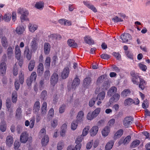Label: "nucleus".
Wrapping results in <instances>:
<instances>
[{
    "mask_svg": "<svg viewBox=\"0 0 150 150\" xmlns=\"http://www.w3.org/2000/svg\"><path fill=\"white\" fill-rule=\"evenodd\" d=\"M133 120V118L131 116L125 117L123 121V124L125 127L128 128L132 124Z\"/></svg>",
    "mask_w": 150,
    "mask_h": 150,
    "instance_id": "nucleus-1",
    "label": "nucleus"
},
{
    "mask_svg": "<svg viewBox=\"0 0 150 150\" xmlns=\"http://www.w3.org/2000/svg\"><path fill=\"white\" fill-rule=\"evenodd\" d=\"M32 50L31 51L29 50V47L27 46L25 47L24 55L25 57H26L27 60H30L32 57Z\"/></svg>",
    "mask_w": 150,
    "mask_h": 150,
    "instance_id": "nucleus-2",
    "label": "nucleus"
},
{
    "mask_svg": "<svg viewBox=\"0 0 150 150\" xmlns=\"http://www.w3.org/2000/svg\"><path fill=\"white\" fill-rule=\"evenodd\" d=\"M58 79V74L56 73H54L50 79V83L51 85L53 86H54L57 82Z\"/></svg>",
    "mask_w": 150,
    "mask_h": 150,
    "instance_id": "nucleus-3",
    "label": "nucleus"
},
{
    "mask_svg": "<svg viewBox=\"0 0 150 150\" xmlns=\"http://www.w3.org/2000/svg\"><path fill=\"white\" fill-rule=\"evenodd\" d=\"M120 38L121 39L123 43L127 42L129 40L131 39L132 37L128 33L122 34L120 37Z\"/></svg>",
    "mask_w": 150,
    "mask_h": 150,
    "instance_id": "nucleus-4",
    "label": "nucleus"
},
{
    "mask_svg": "<svg viewBox=\"0 0 150 150\" xmlns=\"http://www.w3.org/2000/svg\"><path fill=\"white\" fill-rule=\"evenodd\" d=\"M28 135L26 132H23L21 134L20 137V141L21 143H25L27 142L28 139Z\"/></svg>",
    "mask_w": 150,
    "mask_h": 150,
    "instance_id": "nucleus-5",
    "label": "nucleus"
},
{
    "mask_svg": "<svg viewBox=\"0 0 150 150\" xmlns=\"http://www.w3.org/2000/svg\"><path fill=\"white\" fill-rule=\"evenodd\" d=\"M38 44L37 43L36 39L34 38L30 43L32 51L35 52L38 48Z\"/></svg>",
    "mask_w": 150,
    "mask_h": 150,
    "instance_id": "nucleus-6",
    "label": "nucleus"
},
{
    "mask_svg": "<svg viewBox=\"0 0 150 150\" xmlns=\"http://www.w3.org/2000/svg\"><path fill=\"white\" fill-rule=\"evenodd\" d=\"M69 73V69L68 67L64 68L61 74V76L63 79H66Z\"/></svg>",
    "mask_w": 150,
    "mask_h": 150,
    "instance_id": "nucleus-7",
    "label": "nucleus"
},
{
    "mask_svg": "<svg viewBox=\"0 0 150 150\" xmlns=\"http://www.w3.org/2000/svg\"><path fill=\"white\" fill-rule=\"evenodd\" d=\"M147 84V82L141 78H139V83H138L139 87L142 90L145 88Z\"/></svg>",
    "mask_w": 150,
    "mask_h": 150,
    "instance_id": "nucleus-8",
    "label": "nucleus"
},
{
    "mask_svg": "<svg viewBox=\"0 0 150 150\" xmlns=\"http://www.w3.org/2000/svg\"><path fill=\"white\" fill-rule=\"evenodd\" d=\"M40 103L38 101H36L34 104L33 107V112L35 113H37L40 110Z\"/></svg>",
    "mask_w": 150,
    "mask_h": 150,
    "instance_id": "nucleus-9",
    "label": "nucleus"
},
{
    "mask_svg": "<svg viewBox=\"0 0 150 150\" xmlns=\"http://www.w3.org/2000/svg\"><path fill=\"white\" fill-rule=\"evenodd\" d=\"M51 46L49 43L47 42H45L44 45V51L45 54H48L50 50Z\"/></svg>",
    "mask_w": 150,
    "mask_h": 150,
    "instance_id": "nucleus-10",
    "label": "nucleus"
},
{
    "mask_svg": "<svg viewBox=\"0 0 150 150\" xmlns=\"http://www.w3.org/2000/svg\"><path fill=\"white\" fill-rule=\"evenodd\" d=\"M47 110V105L46 102H44L42 105L41 109V114L42 116H44L46 114Z\"/></svg>",
    "mask_w": 150,
    "mask_h": 150,
    "instance_id": "nucleus-11",
    "label": "nucleus"
},
{
    "mask_svg": "<svg viewBox=\"0 0 150 150\" xmlns=\"http://www.w3.org/2000/svg\"><path fill=\"white\" fill-rule=\"evenodd\" d=\"M44 71V66L43 64L42 63L39 64L37 67V72L38 76H41Z\"/></svg>",
    "mask_w": 150,
    "mask_h": 150,
    "instance_id": "nucleus-12",
    "label": "nucleus"
},
{
    "mask_svg": "<svg viewBox=\"0 0 150 150\" xmlns=\"http://www.w3.org/2000/svg\"><path fill=\"white\" fill-rule=\"evenodd\" d=\"M85 42L90 45H93L94 44V41L89 36H86L84 37Z\"/></svg>",
    "mask_w": 150,
    "mask_h": 150,
    "instance_id": "nucleus-13",
    "label": "nucleus"
},
{
    "mask_svg": "<svg viewBox=\"0 0 150 150\" xmlns=\"http://www.w3.org/2000/svg\"><path fill=\"white\" fill-rule=\"evenodd\" d=\"M120 98V95L117 93L114 94L110 98V102L112 103L113 102H117L119 99Z\"/></svg>",
    "mask_w": 150,
    "mask_h": 150,
    "instance_id": "nucleus-14",
    "label": "nucleus"
},
{
    "mask_svg": "<svg viewBox=\"0 0 150 150\" xmlns=\"http://www.w3.org/2000/svg\"><path fill=\"white\" fill-rule=\"evenodd\" d=\"M15 53L16 59L18 60L20 59L21 56V51L19 46L18 45L15 47Z\"/></svg>",
    "mask_w": 150,
    "mask_h": 150,
    "instance_id": "nucleus-15",
    "label": "nucleus"
},
{
    "mask_svg": "<svg viewBox=\"0 0 150 150\" xmlns=\"http://www.w3.org/2000/svg\"><path fill=\"white\" fill-rule=\"evenodd\" d=\"M6 69V65L4 62H2L0 64V73L2 74H5Z\"/></svg>",
    "mask_w": 150,
    "mask_h": 150,
    "instance_id": "nucleus-16",
    "label": "nucleus"
},
{
    "mask_svg": "<svg viewBox=\"0 0 150 150\" xmlns=\"http://www.w3.org/2000/svg\"><path fill=\"white\" fill-rule=\"evenodd\" d=\"M98 130V128L97 126H93L90 130V135L92 136L96 135L97 134Z\"/></svg>",
    "mask_w": 150,
    "mask_h": 150,
    "instance_id": "nucleus-17",
    "label": "nucleus"
},
{
    "mask_svg": "<svg viewBox=\"0 0 150 150\" xmlns=\"http://www.w3.org/2000/svg\"><path fill=\"white\" fill-rule=\"evenodd\" d=\"M13 139L12 136H9L7 137L6 143L7 146L10 147L13 144Z\"/></svg>",
    "mask_w": 150,
    "mask_h": 150,
    "instance_id": "nucleus-18",
    "label": "nucleus"
},
{
    "mask_svg": "<svg viewBox=\"0 0 150 150\" xmlns=\"http://www.w3.org/2000/svg\"><path fill=\"white\" fill-rule=\"evenodd\" d=\"M83 3L85 5L89 8L91 9L94 12L96 13L97 12V9L93 5L90 4L88 2L86 1H83Z\"/></svg>",
    "mask_w": 150,
    "mask_h": 150,
    "instance_id": "nucleus-19",
    "label": "nucleus"
},
{
    "mask_svg": "<svg viewBox=\"0 0 150 150\" xmlns=\"http://www.w3.org/2000/svg\"><path fill=\"white\" fill-rule=\"evenodd\" d=\"M68 45L73 48H76L78 47V45L76 43L75 41L73 39H70L67 41Z\"/></svg>",
    "mask_w": 150,
    "mask_h": 150,
    "instance_id": "nucleus-20",
    "label": "nucleus"
},
{
    "mask_svg": "<svg viewBox=\"0 0 150 150\" xmlns=\"http://www.w3.org/2000/svg\"><path fill=\"white\" fill-rule=\"evenodd\" d=\"M117 88L115 86L111 87L108 92V95L109 96H111L112 95L117 92Z\"/></svg>",
    "mask_w": 150,
    "mask_h": 150,
    "instance_id": "nucleus-21",
    "label": "nucleus"
},
{
    "mask_svg": "<svg viewBox=\"0 0 150 150\" xmlns=\"http://www.w3.org/2000/svg\"><path fill=\"white\" fill-rule=\"evenodd\" d=\"M84 116V113L83 111H81L79 112L77 116L76 121L78 122H81L83 121Z\"/></svg>",
    "mask_w": 150,
    "mask_h": 150,
    "instance_id": "nucleus-22",
    "label": "nucleus"
},
{
    "mask_svg": "<svg viewBox=\"0 0 150 150\" xmlns=\"http://www.w3.org/2000/svg\"><path fill=\"white\" fill-rule=\"evenodd\" d=\"M79 139V138H77V139H76L75 143L76 144V145L75 146L74 149L75 150H80L81 147V143L82 142V138H80L79 141L78 140Z\"/></svg>",
    "mask_w": 150,
    "mask_h": 150,
    "instance_id": "nucleus-23",
    "label": "nucleus"
},
{
    "mask_svg": "<svg viewBox=\"0 0 150 150\" xmlns=\"http://www.w3.org/2000/svg\"><path fill=\"white\" fill-rule=\"evenodd\" d=\"M123 131L122 129H120L118 130L114 134V138L116 139L120 137L123 134Z\"/></svg>",
    "mask_w": 150,
    "mask_h": 150,
    "instance_id": "nucleus-24",
    "label": "nucleus"
},
{
    "mask_svg": "<svg viewBox=\"0 0 150 150\" xmlns=\"http://www.w3.org/2000/svg\"><path fill=\"white\" fill-rule=\"evenodd\" d=\"M114 143L113 140H110L107 143L105 146V150H110L112 147Z\"/></svg>",
    "mask_w": 150,
    "mask_h": 150,
    "instance_id": "nucleus-25",
    "label": "nucleus"
},
{
    "mask_svg": "<svg viewBox=\"0 0 150 150\" xmlns=\"http://www.w3.org/2000/svg\"><path fill=\"white\" fill-rule=\"evenodd\" d=\"M25 30V28L23 26H20L17 27L16 30V33L18 35H20L23 33Z\"/></svg>",
    "mask_w": 150,
    "mask_h": 150,
    "instance_id": "nucleus-26",
    "label": "nucleus"
},
{
    "mask_svg": "<svg viewBox=\"0 0 150 150\" xmlns=\"http://www.w3.org/2000/svg\"><path fill=\"white\" fill-rule=\"evenodd\" d=\"M28 27L29 31L33 33L37 29L38 26L36 25L30 23L29 24Z\"/></svg>",
    "mask_w": 150,
    "mask_h": 150,
    "instance_id": "nucleus-27",
    "label": "nucleus"
},
{
    "mask_svg": "<svg viewBox=\"0 0 150 150\" xmlns=\"http://www.w3.org/2000/svg\"><path fill=\"white\" fill-rule=\"evenodd\" d=\"M67 128V125L65 123L63 124L61 128V131L60 132V135L63 137L64 136Z\"/></svg>",
    "mask_w": 150,
    "mask_h": 150,
    "instance_id": "nucleus-28",
    "label": "nucleus"
},
{
    "mask_svg": "<svg viewBox=\"0 0 150 150\" xmlns=\"http://www.w3.org/2000/svg\"><path fill=\"white\" fill-rule=\"evenodd\" d=\"M49 138L47 135H45L42 140L41 144L42 146H45L48 143Z\"/></svg>",
    "mask_w": 150,
    "mask_h": 150,
    "instance_id": "nucleus-29",
    "label": "nucleus"
},
{
    "mask_svg": "<svg viewBox=\"0 0 150 150\" xmlns=\"http://www.w3.org/2000/svg\"><path fill=\"white\" fill-rule=\"evenodd\" d=\"M105 95L104 91L101 92L97 95L96 99L98 100H103L105 97Z\"/></svg>",
    "mask_w": 150,
    "mask_h": 150,
    "instance_id": "nucleus-30",
    "label": "nucleus"
},
{
    "mask_svg": "<svg viewBox=\"0 0 150 150\" xmlns=\"http://www.w3.org/2000/svg\"><path fill=\"white\" fill-rule=\"evenodd\" d=\"M18 95L16 91H13L11 95V100L13 103H16L17 101Z\"/></svg>",
    "mask_w": 150,
    "mask_h": 150,
    "instance_id": "nucleus-31",
    "label": "nucleus"
},
{
    "mask_svg": "<svg viewBox=\"0 0 150 150\" xmlns=\"http://www.w3.org/2000/svg\"><path fill=\"white\" fill-rule=\"evenodd\" d=\"M44 3L42 1L37 2L35 5V7L38 9H42L44 7Z\"/></svg>",
    "mask_w": 150,
    "mask_h": 150,
    "instance_id": "nucleus-32",
    "label": "nucleus"
},
{
    "mask_svg": "<svg viewBox=\"0 0 150 150\" xmlns=\"http://www.w3.org/2000/svg\"><path fill=\"white\" fill-rule=\"evenodd\" d=\"M49 37L52 40H57L61 38V35L57 34H52L49 36Z\"/></svg>",
    "mask_w": 150,
    "mask_h": 150,
    "instance_id": "nucleus-33",
    "label": "nucleus"
},
{
    "mask_svg": "<svg viewBox=\"0 0 150 150\" xmlns=\"http://www.w3.org/2000/svg\"><path fill=\"white\" fill-rule=\"evenodd\" d=\"M35 62L34 60H31L28 64V70L30 71H32L33 69L35 66Z\"/></svg>",
    "mask_w": 150,
    "mask_h": 150,
    "instance_id": "nucleus-34",
    "label": "nucleus"
},
{
    "mask_svg": "<svg viewBox=\"0 0 150 150\" xmlns=\"http://www.w3.org/2000/svg\"><path fill=\"white\" fill-rule=\"evenodd\" d=\"M80 83V80L78 78H75L72 83V87L74 88L77 86L79 85Z\"/></svg>",
    "mask_w": 150,
    "mask_h": 150,
    "instance_id": "nucleus-35",
    "label": "nucleus"
},
{
    "mask_svg": "<svg viewBox=\"0 0 150 150\" xmlns=\"http://www.w3.org/2000/svg\"><path fill=\"white\" fill-rule=\"evenodd\" d=\"M110 132L109 127H105L102 131V134L103 136L106 137L108 135Z\"/></svg>",
    "mask_w": 150,
    "mask_h": 150,
    "instance_id": "nucleus-36",
    "label": "nucleus"
},
{
    "mask_svg": "<svg viewBox=\"0 0 150 150\" xmlns=\"http://www.w3.org/2000/svg\"><path fill=\"white\" fill-rule=\"evenodd\" d=\"M131 91L129 89H126L124 90L121 93V96L122 97H125L129 96L131 93Z\"/></svg>",
    "mask_w": 150,
    "mask_h": 150,
    "instance_id": "nucleus-37",
    "label": "nucleus"
},
{
    "mask_svg": "<svg viewBox=\"0 0 150 150\" xmlns=\"http://www.w3.org/2000/svg\"><path fill=\"white\" fill-rule=\"evenodd\" d=\"M133 103V100L131 98L126 99L124 102V104L125 106L129 105Z\"/></svg>",
    "mask_w": 150,
    "mask_h": 150,
    "instance_id": "nucleus-38",
    "label": "nucleus"
},
{
    "mask_svg": "<svg viewBox=\"0 0 150 150\" xmlns=\"http://www.w3.org/2000/svg\"><path fill=\"white\" fill-rule=\"evenodd\" d=\"M6 125L5 122H2L0 125V129L2 132H5L6 129Z\"/></svg>",
    "mask_w": 150,
    "mask_h": 150,
    "instance_id": "nucleus-39",
    "label": "nucleus"
},
{
    "mask_svg": "<svg viewBox=\"0 0 150 150\" xmlns=\"http://www.w3.org/2000/svg\"><path fill=\"white\" fill-rule=\"evenodd\" d=\"M91 82V78L90 77L86 78L83 80V83L85 86L89 85Z\"/></svg>",
    "mask_w": 150,
    "mask_h": 150,
    "instance_id": "nucleus-40",
    "label": "nucleus"
},
{
    "mask_svg": "<svg viewBox=\"0 0 150 150\" xmlns=\"http://www.w3.org/2000/svg\"><path fill=\"white\" fill-rule=\"evenodd\" d=\"M26 13H24L21 15L20 19L21 22H23L24 21L28 20L27 16L29 14L28 11Z\"/></svg>",
    "mask_w": 150,
    "mask_h": 150,
    "instance_id": "nucleus-41",
    "label": "nucleus"
},
{
    "mask_svg": "<svg viewBox=\"0 0 150 150\" xmlns=\"http://www.w3.org/2000/svg\"><path fill=\"white\" fill-rule=\"evenodd\" d=\"M28 11L25 9L19 8L17 10V13L21 15L24 13L27 14L26 13H27V12Z\"/></svg>",
    "mask_w": 150,
    "mask_h": 150,
    "instance_id": "nucleus-42",
    "label": "nucleus"
},
{
    "mask_svg": "<svg viewBox=\"0 0 150 150\" xmlns=\"http://www.w3.org/2000/svg\"><path fill=\"white\" fill-rule=\"evenodd\" d=\"M125 52L128 58L132 60L133 59L134 55L132 52L129 51H125Z\"/></svg>",
    "mask_w": 150,
    "mask_h": 150,
    "instance_id": "nucleus-43",
    "label": "nucleus"
},
{
    "mask_svg": "<svg viewBox=\"0 0 150 150\" xmlns=\"http://www.w3.org/2000/svg\"><path fill=\"white\" fill-rule=\"evenodd\" d=\"M1 43L3 46L4 47H6L8 46V41L6 38L5 37H2Z\"/></svg>",
    "mask_w": 150,
    "mask_h": 150,
    "instance_id": "nucleus-44",
    "label": "nucleus"
},
{
    "mask_svg": "<svg viewBox=\"0 0 150 150\" xmlns=\"http://www.w3.org/2000/svg\"><path fill=\"white\" fill-rule=\"evenodd\" d=\"M7 54L9 58H10L13 54L12 48L11 47H9L7 50Z\"/></svg>",
    "mask_w": 150,
    "mask_h": 150,
    "instance_id": "nucleus-45",
    "label": "nucleus"
},
{
    "mask_svg": "<svg viewBox=\"0 0 150 150\" xmlns=\"http://www.w3.org/2000/svg\"><path fill=\"white\" fill-rule=\"evenodd\" d=\"M106 77V75L105 74L103 75L100 76L98 77L97 80V83H102L103 82V80Z\"/></svg>",
    "mask_w": 150,
    "mask_h": 150,
    "instance_id": "nucleus-46",
    "label": "nucleus"
},
{
    "mask_svg": "<svg viewBox=\"0 0 150 150\" xmlns=\"http://www.w3.org/2000/svg\"><path fill=\"white\" fill-rule=\"evenodd\" d=\"M51 62L50 58V57H47L46 59L45 65V67L49 68L50 66V63Z\"/></svg>",
    "mask_w": 150,
    "mask_h": 150,
    "instance_id": "nucleus-47",
    "label": "nucleus"
},
{
    "mask_svg": "<svg viewBox=\"0 0 150 150\" xmlns=\"http://www.w3.org/2000/svg\"><path fill=\"white\" fill-rule=\"evenodd\" d=\"M36 77L37 74L36 72H33L32 73L29 79L33 81H35L36 79Z\"/></svg>",
    "mask_w": 150,
    "mask_h": 150,
    "instance_id": "nucleus-48",
    "label": "nucleus"
},
{
    "mask_svg": "<svg viewBox=\"0 0 150 150\" xmlns=\"http://www.w3.org/2000/svg\"><path fill=\"white\" fill-rule=\"evenodd\" d=\"M78 123V122L77 121H73L71 125V129L73 130L76 129L77 127Z\"/></svg>",
    "mask_w": 150,
    "mask_h": 150,
    "instance_id": "nucleus-49",
    "label": "nucleus"
},
{
    "mask_svg": "<svg viewBox=\"0 0 150 150\" xmlns=\"http://www.w3.org/2000/svg\"><path fill=\"white\" fill-rule=\"evenodd\" d=\"M11 16L7 14H5V15L3 16V19L6 22H9L11 20Z\"/></svg>",
    "mask_w": 150,
    "mask_h": 150,
    "instance_id": "nucleus-50",
    "label": "nucleus"
},
{
    "mask_svg": "<svg viewBox=\"0 0 150 150\" xmlns=\"http://www.w3.org/2000/svg\"><path fill=\"white\" fill-rule=\"evenodd\" d=\"M131 137L130 135L127 136L123 140V143L125 144H128L131 141Z\"/></svg>",
    "mask_w": 150,
    "mask_h": 150,
    "instance_id": "nucleus-51",
    "label": "nucleus"
},
{
    "mask_svg": "<svg viewBox=\"0 0 150 150\" xmlns=\"http://www.w3.org/2000/svg\"><path fill=\"white\" fill-rule=\"evenodd\" d=\"M140 141L138 139H136L133 141L131 144V146L133 147L138 146L140 143Z\"/></svg>",
    "mask_w": 150,
    "mask_h": 150,
    "instance_id": "nucleus-52",
    "label": "nucleus"
},
{
    "mask_svg": "<svg viewBox=\"0 0 150 150\" xmlns=\"http://www.w3.org/2000/svg\"><path fill=\"white\" fill-rule=\"evenodd\" d=\"M50 71L48 70H46L44 72V76L45 80H48L50 77Z\"/></svg>",
    "mask_w": 150,
    "mask_h": 150,
    "instance_id": "nucleus-53",
    "label": "nucleus"
},
{
    "mask_svg": "<svg viewBox=\"0 0 150 150\" xmlns=\"http://www.w3.org/2000/svg\"><path fill=\"white\" fill-rule=\"evenodd\" d=\"M89 129V127L88 126L86 127L83 129L82 132V134L81 135H82L83 137L86 135L87 134H88Z\"/></svg>",
    "mask_w": 150,
    "mask_h": 150,
    "instance_id": "nucleus-54",
    "label": "nucleus"
},
{
    "mask_svg": "<svg viewBox=\"0 0 150 150\" xmlns=\"http://www.w3.org/2000/svg\"><path fill=\"white\" fill-rule=\"evenodd\" d=\"M96 117L93 114V112L91 113L90 112L88 113L87 115V118L89 120H92Z\"/></svg>",
    "mask_w": 150,
    "mask_h": 150,
    "instance_id": "nucleus-55",
    "label": "nucleus"
},
{
    "mask_svg": "<svg viewBox=\"0 0 150 150\" xmlns=\"http://www.w3.org/2000/svg\"><path fill=\"white\" fill-rule=\"evenodd\" d=\"M47 95V91L46 90H43L41 93L40 98L42 100H44L46 99Z\"/></svg>",
    "mask_w": 150,
    "mask_h": 150,
    "instance_id": "nucleus-56",
    "label": "nucleus"
},
{
    "mask_svg": "<svg viewBox=\"0 0 150 150\" xmlns=\"http://www.w3.org/2000/svg\"><path fill=\"white\" fill-rule=\"evenodd\" d=\"M19 78L20 82L21 84H23L24 82V74L21 71V74L19 75Z\"/></svg>",
    "mask_w": 150,
    "mask_h": 150,
    "instance_id": "nucleus-57",
    "label": "nucleus"
},
{
    "mask_svg": "<svg viewBox=\"0 0 150 150\" xmlns=\"http://www.w3.org/2000/svg\"><path fill=\"white\" fill-rule=\"evenodd\" d=\"M66 105L64 104H62L59 108V112L60 113H63L66 109Z\"/></svg>",
    "mask_w": 150,
    "mask_h": 150,
    "instance_id": "nucleus-58",
    "label": "nucleus"
},
{
    "mask_svg": "<svg viewBox=\"0 0 150 150\" xmlns=\"http://www.w3.org/2000/svg\"><path fill=\"white\" fill-rule=\"evenodd\" d=\"M139 66L140 69L144 71H146L147 68V67L145 65L142 64L141 63L139 64Z\"/></svg>",
    "mask_w": 150,
    "mask_h": 150,
    "instance_id": "nucleus-59",
    "label": "nucleus"
},
{
    "mask_svg": "<svg viewBox=\"0 0 150 150\" xmlns=\"http://www.w3.org/2000/svg\"><path fill=\"white\" fill-rule=\"evenodd\" d=\"M35 121V118L34 117H33L30 122L29 127L30 128H32L34 126Z\"/></svg>",
    "mask_w": 150,
    "mask_h": 150,
    "instance_id": "nucleus-60",
    "label": "nucleus"
},
{
    "mask_svg": "<svg viewBox=\"0 0 150 150\" xmlns=\"http://www.w3.org/2000/svg\"><path fill=\"white\" fill-rule=\"evenodd\" d=\"M58 124V120H57L54 119L52 121H51V125L52 127L54 128H55Z\"/></svg>",
    "mask_w": 150,
    "mask_h": 150,
    "instance_id": "nucleus-61",
    "label": "nucleus"
},
{
    "mask_svg": "<svg viewBox=\"0 0 150 150\" xmlns=\"http://www.w3.org/2000/svg\"><path fill=\"white\" fill-rule=\"evenodd\" d=\"M64 146L63 143L62 142H59L57 144V148L58 150H61Z\"/></svg>",
    "mask_w": 150,
    "mask_h": 150,
    "instance_id": "nucleus-62",
    "label": "nucleus"
},
{
    "mask_svg": "<svg viewBox=\"0 0 150 150\" xmlns=\"http://www.w3.org/2000/svg\"><path fill=\"white\" fill-rule=\"evenodd\" d=\"M112 20L115 23H117L119 22H122L123 21V20L120 18H119L118 17L116 16L113 18Z\"/></svg>",
    "mask_w": 150,
    "mask_h": 150,
    "instance_id": "nucleus-63",
    "label": "nucleus"
},
{
    "mask_svg": "<svg viewBox=\"0 0 150 150\" xmlns=\"http://www.w3.org/2000/svg\"><path fill=\"white\" fill-rule=\"evenodd\" d=\"M101 108H96L93 112V114L95 115V116L96 117L99 113L100 111Z\"/></svg>",
    "mask_w": 150,
    "mask_h": 150,
    "instance_id": "nucleus-64",
    "label": "nucleus"
}]
</instances>
